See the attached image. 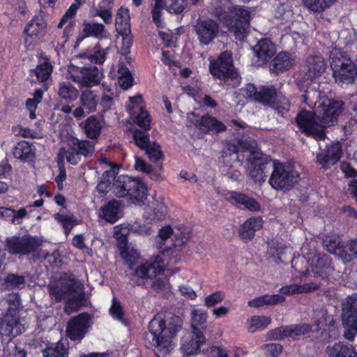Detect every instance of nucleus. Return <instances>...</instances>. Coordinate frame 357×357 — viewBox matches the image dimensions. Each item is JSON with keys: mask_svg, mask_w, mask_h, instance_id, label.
<instances>
[{"mask_svg": "<svg viewBox=\"0 0 357 357\" xmlns=\"http://www.w3.org/2000/svg\"><path fill=\"white\" fill-rule=\"evenodd\" d=\"M296 123L299 129L307 136L317 140L324 139L326 137L324 124H321L314 112L301 111L296 117Z\"/></svg>", "mask_w": 357, "mask_h": 357, "instance_id": "nucleus-10", "label": "nucleus"}, {"mask_svg": "<svg viewBox=\"0 0 357 357\" xmlns=\"http://www.w3.org/2000/svg\"><path fill=\"white\" fill-rule=\"evenodd\" d=\"M344 336L353 341L357 333V294L348 296L342 303Z\"/></svg>", "mask_w": 357, "mask_h": 357, "instance_id": "nucleus-9", "label": "nucleus"}, {"mask_svg": "<svg viewBox=\"0 0 357 357\" xmlns=\"http://www.w3.org/2000/svg\"><path fill=\"white\" fill-rule=\"evenodd\" d=\"M194 31L199 43L202 45H208L218 35L220 25L211 19L198 20L194 26Z\"/></svg>", "mask_w": 357, "mask_h": 357, "instance_id": "nucleus-16", "label": "nucleus"}, {"mask_svg": "<svg viewBox=\"0 0 357 357\" xmlns=\"http://www.w3.org/2000/svg\"><path fill=\"white\" fill-rule=\"evenodd\" d=\"M52 70L53 66L49 58L41 53L36 68L30 70V76H35L37 81L44 82L50 77Z\"/></svg>", "mask_w": 357, "mask_h": 357, "instance_id": "nucleus-27", "label": "nucleus"}, {"mask_svg": "<svg viewBox=\"0 0 357 357\" xmlns=\"http://www.w3.org/2000/svg\"><path fill=\"white\" fill-rule=\"evenodd\" d=\"M227 199L232 204L243 206L251 211H258L260 210V205L257 200L249 197L247 195L236 191H229L227 195Z\"/></svg>", "mask_w": 357, "mask_h": 357, "instance_id": "nucleus-26", "label": "nucleus"}, {"mask_svg": "<svg viewBox=\"0 0 357 357\" xmlns=\"http://www.w3.org/2000/svg\"><path fill=\"white\" fill-rule=\"evenodd\" d=\"M261 349L266 357H278L282 351V345L276 343L264 344Z\"/></svg>", "mask_w": 357, "mask_h": 357, "instance_id": "nucleus-63", "label": "nucleus"}, {"mask_svg": "<svg viewBox=\"0 0 357 357\" xmlns=\"http://www.w3.org/2000/svg\"><path fill=\"white\" fill-rule=\"evenodd\" d=\"M86 135L90 139H96L100 135L102 123L94 116H91L82 123Z\"/></svg>", "mask_w": 357, "mask_h": 357, "instance_id": "nucleus-37", "label": "nucleus"}, {"mask_svg": "<svg viewBox=\"0 0 357 357\" xmlns=\"http://www.w3.org/2000/svg\"><path fill=\"white\" fill-rule=\"evenodd\" d=\"M118 73L120 86L124 89L130 88L132 86L133 79L128 68L123 66H120Z\"/></svg>", "mask_w": 357, "mask_h": 357, "instance_id": "nucleus-55", "label": "nucleus"}, {"mask_svg": "<svg viewBox=\"0 0 357 357\" xmlns=\"http://www.w3.org/2000/svg\"><path fill=\"white\" fill-rule=\"evenodd\" d=\"M46 21L42 14L35 15L26 25L24 29V43L29 48L33 47L36 41L45 34Z\"/></svg>", "mask_w": 357, "mask_h": 357, "instance_id": "nucleus-15", "label": "nucleus"}, {"mask_svg": "<svg viewBox=\"0 0 357 357\" xmlns=\"http://www.w3.org/2000/svg\"><path fill=\"white\" fill-rule=\"evenodd\" d=\"M90 316L82 313L70 319L67 325L66 334L71 340H82L90 327Z\"/></svg>", "mask_w": 357, "mask_h": 357, "instance_id": "nucleus-18", "label": "nucleus"}, {"mask_svg": "<svg viewBox=\"0 0 357 357\" xmlns=\"http://www.w3.org/2000/svg\"><path fill=\"white\" fill-rule=\"evenodd\" d=\"M341 157V146L339 143H333L325 149H321L317 154V162L323 169H328L334 165Z\"/></svg>", "mask_w": 357, "mask_h": 357, "instance_id": "nucleus-20", "label": "nucleus"}, {"mask_svg": "<svg viewBox=\"0 0 357 357\" xmlns=\"http://www.w3.org/2000/svg\"><path fill=\"white\" fill-rule=\"evenodd\" d=\"M330 58L333 77L337 84L344 86L352 83L357 75L354 62L337 50L331 52Z\"/></svg>", "mask_w": 357, "mask_h": 357, "instance_id": "nucleus-6", "label": "nucleus"}, {"mask_svg": "<svg viewBox=\"0 0 357 357\" xmlns=\"http://www.w3.org/2000/svg\"><path fill=\"white\" fill-rule=\"evenodd\" d=\"M319 285V283L316 282L305 283L303 285L292 284L281 287L280 289V292L282 294L289 296L307 293L317 289Z\"/></svg>", "mask_w": 357, "mask_h": 357, "instance_id": "nucleus-34", "label": "nucleus"}, {"mask_svg": "<svg viewBox=\"0 0 357 357\" xmlns=\"http://www.w3.org/2000/svg\"><path fill=\"white\" fill-rule=\"evenodd\" d=\"M82 300V288L79 287V289H78L66 300V305L64 307L65 312L68 314H70L71 313L78 310Z\"/></svg>", "mask_w": 357, "mask_h": 357, "instance_id": "nucleus-52", "label": "nucleus"}, {"mask_svg": "<svg viewBox=\"0 0 357 357\" xmlns=\"http://www.w3.org/2000/svg\"><path fill=\"white\" fill-rule=\"evenodd\" d=\"M284 301V297L280 294H265L249 301L248 305L252 307H260L264 305H277Z\"/></svg>", "mask_w": 357, "mask_h": 357, "instance_id": "nucleus-39", "label": "nucleus"}, {"mask_svg": "<svg viewBox=\"0 0 357 357\" xmlns=\"http://www.w3.org/2000/svg\"><path fill=\"white\" fill-rule=\"evenodd\" d=\"M163 263L160 260L146 261L137 265L131 269L132 280L136 279H152L163 271Z\"/></svg>", "mask_w": 357, "mask_h": 357, "instance_id": "nucleus-19", "label": "nucleus"}, {"mask_svg": "<svg viewBox=\"0 0 357 357\" xmlns=\"http://www.w3.org/2000/svg\"><path fill=\"white\" fill-rule=\"evenodd\" d=\"M271 318L266 316H253L247 320L248 331L255 333L257 331L264 330L271 324Z\"/></svg>", "mask_w": 357, "mask_h": 357, "instance_id": "nucleus-45", "label": "nucleus"}, {"mask_svg": "<svg viewBox=\"0 0 357 357\" xmlns=\"http://www.w3.org/2000/svg\"><path fill=\"white\" fill-rule=\"evenodd\" d=\"M304 5L310 10L320 13L331 7L337 0H302Z\"/></svg>", "mask_w": 357, "mask_h": 357, "instance_id": "nucleus-51", "label": "nucleus"}, {"mask_svg": "<svg viewBox=\"0 0 357 357\" xmlns=\"http://www.w3.org/2000/svg\"><path fill=\"white\" fill-rule=\"evenodd\" d=\"M82 57H73L68 67L67 79H71L79 87H91L98 84L102 74L96 67H86Z\"/></svg>", "mask_w": 357, "mask_h": 357, "instance_id": "nucleus-5", "label": "nucleus"}, {"mask_svg": "<svg viewBox=\"0 0 357 357\" xmlns=\"http://www.w3.org/2000/svg\"><path fill=\"white\" fill-rule=\"evenodd\" d=\"M99 216L109 223H114L123 216V210L118 201L113 200L102 206Z\"/></svg>", "mask_w": 357, "mask_h": 357, "instance_id": "nucleus-28", "label": "nucleus"}, {"mask_svg": "<svg viewBox=\"0 0 357 357\" xmlns=\"http://www.w3.org/2000/svg\"><path fill=\"white\" fill-rule=\"evenodd\" d=\"M43 354L44 357H68V349L65 342L59 341L47 346Z\"/></svg>", "mask_w": 357, "mask_h": 357, "instance_id": "nucleus-44", "label": "nucleus"}, {"mask_svg": "<svg viewBox=\"0 0 357 357\" xmlns=\"http://www.w3.org/2000/svg\"><path fill=\"white\" fill-rule=\"evenodd\" d=\"M208 318V314L205 310L195 309L192 311L191 326L192 331H202L205 329V323Z\"/></svg>", "mask_w": 357, "mask_h": 357, "instance_id": "nucleus-48", "label": "nucleus"}, {"mask_svg": "<svg viewBox=\"0 0 357 357\" xmlns=\"http://www.w3.org/2000/svg\"><path fill=\"white\" fill-rule=\"evenodd\" d=\"M307 75L310 78L320 76L326 70V63L319 55H312L306 60Z\"/></svg>", "mask_w": 357, "mask_h": 357, "instance_id": "nucleus-29", "label": "nucleus"}, {"mask_svg": "<svg viewBox=\"0 0 357 357\" xmlns=\"http://www.w3.org/2000/svg\"><path fill=\"white\" fill-rule=\"evenodd\" d=\"M182 327L181 319L172 314H156L149 322L146 336L157 355L165 356L172 348V339Z\"/></svg>", "mask_w": 357, "mask_h": 357, "instance_id": "nucleus-1", "label": "nucleus"}, {"mask_svg": "<svg viewBox=\"0 0 357 357\" xmlns=\"http://www.w3.org/2000/svg\"><path fill=\"white\" fill-rule=\"evenodd\" d=\"M82 31L86 37L102 39L109 36V33H107L105 26L101 23L84 22Z\"/></svg>", "mask_w": 357, "mask_h": 357, "instance_id": "nucleus-38", "label": "nucleus"}, {"mask_svg": "<svg viewBox=\"0 0 357 357\" xmlns=\"http://www.w3.org/2000/svg\"><path fill=\"white\" fill-rule=\"evenodd\" d=\"M163 0H155V6L152 9V17L158 27H163V22L161 20V8H163Z\"/></svg>", "mask_w": 357, "mask_h": 357, "instance_id": "nucleus-62", "label": "nucleus"}, {"mask_svg": "<svg viewBox=\"0 0 357 357\" xmlns=\"http://www.w3.org/2000/svg\"><path fill=\"white\" fill-rule=\"evenodd\" d=\"M211 73L222 80L223 87L226 89L239 86L241 77L233 66L231 54L225 52L220 54L217 61H211Z\"/></svg>", "mask_w": 357, "mask_h": 357, "instance_id": "nucleus-3", "label": "nucleus"}, {"mask_svg": "<svg viewBox=\"0 0 357 357\" xmlns=\"http://www.w3.org/2000/svg\"><path fill=\"white\" fill-rule=\"evenodd\" d=\"M58 86L57 94L59 97L67 102H74L78 98V90L69 82H59Z\"/></svg>", "mask_w": 357, "mask_h": 357, "instance_id": "nucleus-42", "label": "nucleus"}, {"mask_svg": "<svg viewBox=\"0 0 357 357\" xmlns=\"http://www.w3.org/2000/svg\"><path fill=\"white\" fill-rule=\"evenodd\" d=\"M253 52L257 59V66L265 64L276 52L275 45L268 38H263L253 47Z\"/></svg>", "mask_w": 357, "mask_h": 357, "instance_id": "nucleus-22", "label": "nucleus"}, {"mask_svg": "<svg viewBox=\"0 0 357 357\" xmlns=\"http://www.w3.org/2000/svg\"><path fill=\"white\" fill-rule=\"evenodd\" d=\"M72 149L77 150L80 155L89 156L94 151V144L87 140H79L78 139H73Z\"/></svg>", "mask_w": 357, "mask_h": 357, "instance_id": "nucleus-50", "label": "nucleus"}, {"mask_svg": "<svg viewBox=\"0 0 357 357\" xmlns=\"http://www.w3.org/2000/svg\"><path fill=\"white\" fill-rule=\"evenodd\" d=\"M353 259H357V237L347 243L343 255L344 262L351 261Z\"/></svg>", "mask_w": 357, "mask_h": 357, "instance_id": "nucleus-59", "label": "nucleus"}, {"mask_svg": "<svg viewBox=\"0 0 357 357\" xmlns=\"http://www.w3.org/2000/svg\"><path fill=\"white\" fill-rule=\"evenodd\" d=\"M116 30L119 33L130 32V15L128 8L121 7L116 15Z\"/></svg>", "mask_w": 357, "mask_h": 357, "instance_id": "nucleus-40", "label": "nucleus"}, {"mask_svg": "<svg viewBox=\"0 0 357 357\" xmlns=\"http://www.w3.org/2000/svg\"><path fill=\"white\" fill-rule=\"evenodd\" d=\"M13 156L21 161L27 162L35 158V148L31 143L20 141L14 147Z\"/></svg>", "mask_w": 357, "mask_h": 357, "instance_id": "nucleus-31", "label": "nucleus"}, {"mask_svg": "<svg viewBox=\"0 0 357 357\" xmlns=\"http://www.w3.org/2000/svg\"><path fill=\"white\" fill-rule=\"evenodd\" d=\"M120 248L122 258L129 264L130 268L132 269L139 263V253L137 249L128 244L121 246Z\"/></svg>", "mask_w": 357, "mask_h": 357, "instance_id": "nucleus-47", "label": "nucleus"}, {"mask_svg": "<svg viewBox=\"0 0 357 357\" xmlns=\"http://www.w3.org/2000/svg\"><path fill=\"white\" fill-rule=\"evenodd\" d=\"M130 104L126 106V109L135 118V123L146 130H149L151 120L148 112L144 108L142 97H130Z\"/></svg>", "mask_w": 357, "mask_h": 357, "instance_id": "nucleus-17", "label": "nucleus"}, {"mask_svg": "<svg viewBox=\"0 0 357 357\" xmlns=\"http://www.w3.org/2000/svg\"><path fill=\"white\" fill-rule=\"evenodd\" d=\"M206 339L202 331H196L184 336L181 340V349L187 356L197 354L200 347L205 343Z\"/></svg>", "mask_w": 357, "mask_h": 357, "instance_id": "nucleus-21", "label": "nucleus"}, {"mask_svg": "<svg viewBox=\"0 0 357 357\" xmlns=\"http://www.w3.org/2000/svg\"><path fill=\"white\" fill-rule=\"evenodd\" d=\"M265 165L260 162V158L255 157V161L249 162L248 172L250 176L255 181L262 183L266 180V175L264 172Z\"/></svg>", "mask_w": 357, "mask_h": 357, "instance_id": "nucleus-41", "label": "nucleus"}, {"mask_svg": "<svg viewBox=\"0 0 357 357\" xmlns=\"http://www.w3.org/2000/svg\"><path fill=\"white\" fill-rule=\"evenodd\" d=\"M144 150L151 160L157 161L162 156L159 144L155 142L151 143Z\"/></svg>", "mask_w": 357, "mask_h": 357, "instance_id": "nucleus-64", "label": "nucleus"}, {"mask_svg": "<svg viewBox=\"0 0 357 357\" xmlns=\"http://www.w3.org/2000/svg\"><path fill=\"white\" fill-rule=\"evenodd\" d=\"M257 101L273 105L279 113L284 115L289 108V102L273 86H264L259 90Z\"/></svg>", "mask_w": 357, "mask_h": 357, "instance_id": "nucleus-14", "label": "nucleus"}, {"mask_svg": "<svg viewBox=\"0 0 357 357\" xmlns=\"http://www.w3.org/2000/svg\"><path fill=\"white\" fill-rule=\"evenodd\" d=\"M80 285L73 280L61 281L57 285L51 284L49 287L50 294L56 301H66L75 293Z\"/></svg>", "mask_w": 357, "mask_h": 357, "instance_id": "nucleus-23", "label": "nucleus"}, {"mask_svg": "<svg viewBox=\"0 0 357 357\" xmlns=\"http://www.w3.org/2000/svg\"><path fill=\"white\" fill-rule=\"evenodd\" d=\"M133 138L136 145L142 149H146L151 144L149 135L140 130L134 132Z\"/></svg>", "mask_w": 357, "mask_h": 357, "instance_id": "nucleus-60", "label": "nucleus"}, {"mask_svg": "<svg viewBox=\"0 0 357 357\" xmlns=\"http://www.w3.org/2000/svg\"><path fill=\"white\" fill-rule=\"evenodd\" d=\"M54 218L64 228L66 235H68L72 228L76 224V220L72 214L59 213L54 214Z\"/></svg>", "mask_w": 357, "mask_h": 357, "instance_id": "nucleus-53", "label": "nucleus"}, {"mask_svg": "<svg viewBox=\"0 0 357 357\" xmlns=\"http://www.w3.org/2000/svg\"><path fill=\"white\" fill-rule=\"evenodd\" d=\"M163 6L169 12L178 14L187 8L188 2L186 0H165Z\"/></svg>", "mask_w": 357, "mask_h": 357, "instance_id": "nucleus-56", "label": "nucleus"}, {"mask_svg": "<svg viewBox=\"0 0 357 357\" xmlns=\"http://www.w3.org/2000/svg\"><path fill=\"white\" fill-rule=\"evenodd\" d=\"M79 102L81 105L86 110V113L90 114L96 110L99 98L93 91L86 89L81 92Z\"/></svg>", "mask_w": 357, "mask_h": 357, "instance_id": "nucleus-36", "label": "nucleus"}, {"mask_svg": "<svg viewBox=\"0 0 357 357\" xmlns=\"http://www.w3.org/2000/svg\"><path fill=\"white\" fill-rule=\"evenodd\" d=\"M309 262L314 273L322 278H327L333 271L329 257L324 254L314 255L309 259Z\"/></svg>", "mask_w": 357, "mask_h": 357, "instance_id": "nucleus-24", "label": "nucleus"}, {"mask_svg": "<svg viewBox=\"0 0 357 357\" xmlns=\"http://www.w3.org/2000/svg\"><path fill=\"white\" fill-rule=\"evenodd\" d=\"M264 221L261 217H252L246 220L238 229L240 238L245 242L251 241L255 232L262 227Z\"/></svg>", "mask_w": 357, "mask_h": 357, "instance_id": "nucleus-25", "label": "nucleus"}, {"mask_svg": "<svg viewBox=\"0 0 357 357\" xmlns=\"http://www.w3.org/2000/svg\"><path fill=\"white\" fill-rule=\"evenodd\" d=\"M273 166L268 182L274 189L289 190L298 182L299 174L291 165L273 160Z\"/></svg>", "mask_w": 357, "mask_h": 357, "instance_id": "nucleus-8", "label": "nucleus"}, {"mask_svg": "<svg viewBox=\"0 0 357 357\" xmlns=\"http://www.w3.org/2000/svg\"><path fill=\"white\" fill-rule=\"evenodd\" d=\"M107 50L101 49L99 46L94 47L93 52L87 55H80L76 57H82V61L86 63L90 61L96 64H102L105 61Z\"/></svg>", "mask_w": 357, "mask_h": 357, "instance_id": "nucleus-49", "label": "nucleus"}, {"mask_svg": "<svg viewBox=\"0 0 357 357\" xmlns=\"http://www.w3.org/2000/svg\"><path fill=\"white\" fill-rule=\"evenodd\" d=\"M249 12L241 7L234 8V16L231 20H225L224 23L236 38L243 40L247 36L250 25Z\"/></svg>", "mask_w": 357, "mask_h": 357, "instance_id": "nucleus-13", "label": "nucleus"}, {"mask_svg": "<svg viewBox=\"0 0 357 357\" xmlns=\"http://www.w3.org/2000/svg\"><path fill=\"white\" fill-rule=\"evenodd\" d=\"M197 126L203 131L215 133L222 132L226 129V126L222 122L209 115L202 116L197 121Z\"/></svg>", "mask_w": 357, "mask_h": 357, "instance_id": "nucleus-33", "label": "nucleus"}, {"mask_svg": "<svg viewBox=\"0 0 357 357\" xmlns=\"http://www.w3.org/2000/svg\"><path fill=\"white\" fill-rule=\"evenodd\" d=\"M293 64V59L290 54L280 52L273 60L270 69L272 72L279 73L289 69Z\"/></svg>", "mask_w": 357, "mask_h": 357, "instance_id": "nucleus-35", "label": "nucleus"}, {"mask_svg": "<svg viewBox=\"0 0 357 357\" xmlns=\"http://www.w3.org/2000/svg\"><path fill=\"white\" fill-rule=\"evenodd\" d=\"M300 102L309 107H314L315 115L319 121L325 126H331L337 123V116L343 109L344 103L340 100L329 99L313 89H308L299 98Z\"/></svg>", "mask_w": 357, "mask_h": 357, "instance_id": "nucleus-2", "label": "nucleus"}, {"mask_svg": "<svg viewBox=\"0 0 357 357\" xmlns=\"http://www.w3.org/2000/svg\"><path fill=\"white\" fill-rule=\"evenodd\" d=\"M328 357H357L355 347L349 344L337 342L326 349Z\"/></svg>", "mask_w": 357, "mask_h": 357, "instance_id": "nucleus-30", "label": "nucleus"}, {"mask_svg": "<svg viewBox=\"0 0 357 357\" xmlns=\"http://www.w3.org/2000/svg\"><path fill=\"white\" fill-rule=\"evenodd\" d=\"M41 245L40 240L30 235L7 238L5 245L9 253L15 255H26L35 252Z\"/></svg>", "mask_w": 357, "mask_h": 357, "instance_id": "nucleus-11", "label": "nucleus"}, {"mask_svg": "<svg viewBox=\"0 0 357 357\" xmlns=\"http://www.w3.org/2000/svg\"><path fill=\"white\" fill-rule=\"evenodd\" d=\"M188 239V233L176 232L170 226H165L159 231L157 243L158 248L165 251L183 246Z\"/></svg>", "mask_w": 357, "mask_h": 357, "instance_id": "nucleus-12", "label": "nucleus"}, {"mask_svg": "<svg viewBox=\"0 0 357 357\" xmlns=\"http://www.w3.org/2000/svg\"><path fill=\"white\" fill-rule=\"evenodd\" d=\"M323 245L328 252L340 257L343 261L345 246L342 244L339 237H326L323 241Z\"/></svg>", "mask_w": 357, "mask_h": 357, "instance_id": "nucleus-43", "label": "nucleus"}, {"mask_svg": "<svg viewBox=\"0 0 357 357\" xmlns=\"http://www.w3.org/2000/svg\"><path fill=\"white\" fill-rule=\"evenodd\" d=\"M7 306L6 314L1 323V335L13 337L22 333L24 326L19 322L17 314L19 312L20 300L16 294H9L6 298L0 301V306Z\"/></svg>", "mask_w": 357, "mask_h": 357, "instance_id": "nucleus-4", "label": "nucleus"}, {"mask_svg": "<svg viewBox=\"0 0 357 357\" xmlns=\"http://www.w3.org/2000/svg\"><path fill=\"white\" fill-rule=\"evenodd\" d=\"M285 248L286 246L282 243L271 241L268 243V248L267 250L269 260L275 264L282 261V255Z\"/></svg>", "mask_w": 357, "mask_h": 357, "instance_id": "nucleus-46", "label": "nucleus"}, {"mask_svg": "<svg viewBox=\"0 0 357 357\" xmlns=\"http://www.w3.org/2000/svg\"><path fill=\"white\" fill-rule=\"evenodd\" d=\"M112 190L116 197H128L129 199L136 201H142L146 195L144 184L141 181L126 175H120L115 178Z\"/></svg>", "mask_w": 357, "mask_h": 357, "instance_id": "nucleus-7", "label": "nucleus"}, {"mask_svg": "<svg viewBox=\"0 0 357 357\" xmlns=\"http://www.w3.org/2000/svg\"><path fill=\"white\" fill-rule=\"evenodd\" d=\"M94 16L100 17L107 24L112 22V6L98 4L96 8Z\"/></svg>", "mask_w": 357, "mask_h": 357, "instance_id": "nucleus-57", "label": "nucleus"}, {"mask_svg": "<svg viewBox=\"0 0 357 357\" xmlns=\"http://www.w3.org/2000/svg\"><path fill=\"white\" fill-rule=\"evenodd\" d=\"M167 214V207L162 198L155 199L151 202L146 211L145 217L147 220L159 221L162 220Z\"/></svg>", "mask_w": 357, "mask_h": 357, "instance_id": "nucleus-32", "label": "nucleus"}, {"mask_svg": "<svg viewBox=\"0 0 357 357\" xmlns=\"http://www.w3.org/2000/svg\"><path fill=\"white\" fill-rule=\"evenodd\" d=\"M130 233V229L127 225H119L114 227V236L119 241V246L126 245L127 236Z\"/></svg>", "mask_w": 357, "mask_h": 357, "instance_id": "nucleus-58", "label": "nucleus"}, {"mask_svg": "<svg viewBox=\"0 0 357 357\" xmlns=\"http://www.w3.org/2000/svg\"><path fill=\"white\" fill-rule=\"evenodd\" d=\"M59 156L61 159L66 158V160L72 164L77 165L80 160V155L77 150L72 149V142H70L68 149L62 148L59 152Z\"/></svg>", "mask_w": 357, "mask_h": 357, "instance_id": "nucleus-54", "label": "nucleus"}, {"mask_svg": "<svg viewBox=\"0 0 357 357\" xmlns=\"http://www.w3.org/2000/svg\"><path fill=\"white\" fill-rule=\"evenodd\" d=\"M225 298V294L221 291H217L207 296L204 299V305L208 307H213L220 303Z\"/></svg>", "mask_w": 357, "mask_h": 357, "instance_id": "nucleus-61", "label": "nucleus"}]
</instances>
